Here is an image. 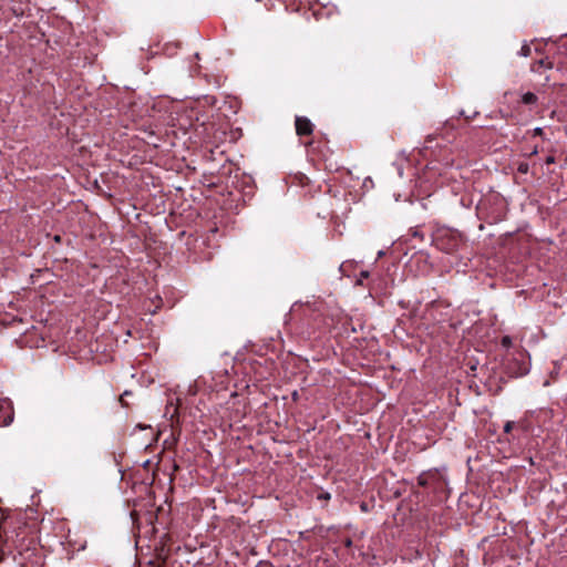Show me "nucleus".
<instances>
[{
    "mask_svg": "<svg viewBox=\"0 0 567 567\" xmlns=\"http://www.w3.org/2000/svg\"><path fill=\"white\" fill-rule=\"evenodd\" d=\"M398 174L402 177V175H403V169H402V167H401V166H399V167H398Z\"/></svg>",
    "mask_w": 567,
    "mask_h": 567,
    "instance_id": "13",
    "label": "nucleus"
},
{
    "mask_svg": "<svg viewBox=\"0 0 567 567\" xmlns=\"http://www.w3.org/2000/svg\"><path fill=\"white\" fill-rule=\"evenodd\" d=\"M519 54L525 58L529 56L530 55V47L528 44H523V47L520 48Z\"/></svg>",
    "mask_w": 567,
    "mask_h": 567,
    "instance_id": "7",
    "label": "nucleus"
},
{
    "mask_svg": "<svg viewBox=\"0 0 567 567\" xmlns=\"http://www.w3.org/2000/svg\"><path fill=\"white\" fill-rule=\"evenodd\" d=\"M312 123L303 116L296 117V132L298 135H309L312 133Z\"/></svg>",
    "mask_w": 567,
    "mask_h": 567,
    "instance_id": "3",
    "label": "nucleus"
},
{
    "mask_svg": "<svg viewBox=\"0 0 567 567\" xmlns=\"http://www.w3.org/2000/svg\"><path fill=\"white\" fill-rule=\"evenodd\" d=\"M537 96L536 94L532 93V92H526L522 95V102L524 104H535L537 102Z\"/></svg>",
    "mask_w": 567,
    "mask_h": 567,
    "instance_id": "6",
    "label": "nucleus"
},
{
    "mask_svg": "<svg viewBox=\"0 0 567 567\" xmlns=\"http://www.w3.org/2000/svg\"><path fill=\"white\" fill-rule=\"evenodd\" d=\"M535 132H536V133H540V132H542V128H540V127H537V128L535 130Z\"/></svg>",
    "mask_w": 567,
    "mask_h": 567,
    "instance_id": "15",
    "label": "nucleus"
},
{
    "mask_svg": "<svg viewBox=\"0 0 567 567\" xmlns=\"http://www.w3.org/2000/svg\"><path fill=\"white\" fill-rule=\"evenodd\" d=\"M502 346L504 348H509L512 346V338L508 336H505L502 338Z\"/></svg>",
    "mask_w": 567,
    "mask_h": 567,
    "instance_id": "8",
    "label": "nucleus"
},
{
    "mask_svg": "<svg viewBox=\"0 0 567 567\" xmlns=\"http://www.w3.org/2000/svg\"><path fill=\"white\" fill-rule=\"evenodd\" d=\"M14 416L12 403L9 399H0V426L12 423Z\"/></svg>",
    "mask_w": 567,
    "mask_h": 567,
    "instance_id": "2",
    "label": "nucleus"
},
{
    "mask_svg": "<svg viewBox=\"0 0 567 567\" xmlns=\"http://www.w3.org/2000/svg\"><path fill=\"white\" fill-rule=\"evenodd\" d=\"M360 277L361 278H368L369 277V271H361Z\"/></svg>",
    "mask_w": 567,
    "mask_h": 567,
    "instance_id": "11",
    "label": "nucleus"
},
{
    "mask_svg": "<svg viewBox=\"0 0 567 567\" xmlns=\"http://www.w3.org/2000/svg\"><path fill=\"white\" fill-rule=\"evenodd\" d=\"M514 426V422L513 421H507L504 425V432L505 433H509L512 431Z\"/></svg>",
    "mask_w": 567,
    "mask_h": 567,
    "instance_id": "9",
    "label": "nucleus"
},
{
    "mask_svg": "<svg viewBox=\"0 0 567 567\" xmlns=\"http://www.w3.org/2000/svg\"><path fill=\"white\" fill-rule=\"evenodd\" d=\"M518 171H519L520 173H527V171H528V164H526V163H522V164H519V166H518Z\"/></svg>",
    "mask_w": 567,
    "mask_h": 567,
    "instance_id": "10",
    "label": "nucleus"
},
{
    "mask_svg": "<svg viewBox=\"0 0 567 567\" xmlns=\"http://www.w3.org/2000/svg\"><path fill=\"white\" fill-rule=\"evenodd\" d=\"M540 68L551 69L553 64L547 58L540 59L532 65V71L538 72Z\"/></svg>",
    "mask_w": 567,
    "mask_h": 567,
    "instance_id": "4",
    "label": "nucleus"
},
{
    "mask_svg": "<svg viewBox=\"0 0 567 567\" xmlns=\"http://www.w3.org/2000/svg\"><path fill=\"white\" fill-rule=\"evenodd\" d=\"M554 162V158L553 157H548L547 158V163H553Z\"/></svg>",
    "mask_w": 567,
    "mask_h": 567,
    "instance_id": "14",
    "label": "nucleus"
},
{
    "mask_svg": "<svg viewBox=\"0 0 567 567\" xmlns=\"http://www.w3.org/2000/svg\"><path fill=\"white\" fill-rule=\"evenodd\" d=\"M417 483L434 494L443 493L447 485L445 468H432L422 472L417 477Z\"/></svg>",
    "mask_w": 567,
    "mask_h": 567,
    "instance_id": "1",
    "label": "nucleus"
},
{
    "mask_svg": "<svg viewBox=\"0 0 567 567\" xmlns=\"http://www.w3.org/2000/svg\"><path fill=\"white\" fill-rule=\"evenodd\" d=\"M436 246L446 252H452L455 249V247L457 246V241L453 240V243L451 245H445L444 240L442 238H437Z\"/></svg>",
    "mask_w": 567,
    "mask_h": 567,
    "instance_id": "5",
    "label": "nucleus"
},
{
    "mask_svg": "<svg viewBox=\"0 0 567 567\" xmlns=\"http://www.w3.org/2000/svg\"><path fill=\"white\" fill-rule=\"evenodd\" d=\"M385 255L384 250H379L377 257L382 258Z\"/></svg>",
    "mask_w": 567,
    "mask_h": 567,
    "instance_id": "12",
    "label": "nucleus"
}]
</instances>
